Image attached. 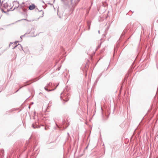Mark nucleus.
Returning a JSON list of instances; mask_svg holds the SVG:
<instances>
[{
  "label": "nucleus",
  "instance_id": "obj_2",
  "mask_svg": "<svg viewBox=\"0 0 158 158\" xmlns=\"http://www.w3.org/2000/svg\"><path fill=\"white\" fill-rule=\"evenodd\" d=\"M36 126H35V124L33 123L32 125V127L34 128H40V126H38L36 124V123H35Z\"/></svg>",
  "mask_w": 158,
  "mask_h": 158
},
{
  "label": "nucleus",
  "instance_id": "obj_21",
  "mask_svg": "<svg viewBox=\"0 0 158 158\" xmlns=\"http://www.w3.org/2000/svg\"><path fill=\"white\" fill-rule=\"evenodd\" d=\"M18 41H16L15 42V44H14V45H15L17 43V42H18Z\"/></svg>",
  "mask_w": 158,
  "mask_h": 158
},
{
  "label": "nucleus",
  "instance_id": "obj_32",
  "mask_svg": "<svg viewBox=\"0 0 158 158\" xmlns=\"http://www.w3.org/2000/svg\"><path fill=\"white\" fill-rule=\"evenodd\" d=\"M44 129H45V130H46V127H45V128H44Z\"/></svg>",
  "mask_w": 158,
  "mask_h": 158
},
{
  "label": "nucleus",
  "instance_id": "obj_1",
  "mask_svg": "<svg viewBox=\"0 0 158 158\" xmlns=\"http://www.w3.org/2000/svg\"><path fill=\"white\" fill-rule=\"evenodd\" d=\"M35 8V6L34 4H31L28 7V9L30 10H32Z\"/></svg>",
  "mask_w": 158,
  "mask_h": 158
},
{
  "label": "nucleus",
  "instance_id": "obj_20",
  "mask_svg": "<svg viewBox=\"0 0 158 158\" xmlns=\"http://www.w3.org/2000/svg\"><path fill=\"white\" fill-rule=\"evenodd\" d=\"M102 73H101L99 74V77H99V78H100V77L102 76Z\"/></svg>",
  "mask_w": 158,
  "mask_h": 158
},
{
  "label": "nucleus",
  "instance_id": "obj_19",
  "mask_svg": "<svg viewBox=\"0 0 158 158\" xmlns=\"http://www.w3.org/2000/svg\"><path fill=\"white\" fill-rule=\"evenodd\" d=\"M22 20H26V21H28V20H27V19H22Z\"/></svg>",
  "mask_w": 158,
  "mask_h": 158
},
{
  "label": "nucleus",
  "instance_id": "obj_18",
  "mask_svg": "<svg viewBox=\"0 0 158 158\" xmlns=\"http://www.w3.org/2000/svg\"><path fill=\"white\" fill-rule=\"evenodd\" d=\"M127 77H125V78H124V81H125L126 80H127Z\"/></svg>",
  "mask_w": 158,
  "mask_h": 158
},
{
  "label": "nucleus",
  "instance_id": "obj_5",
  "mask_svg": "<svg viewBox=\"0 0 158 158\" xmlns=\"http://www.w3.org/2000/svg\"><path fill=\"white\" fill-rule=\"evenodd\" d=\"M37 9L38 10L39 12H42V15L41 16H40V17H43L44 16V12L43 11H42V10H38V9Z\"/></svg>",
  "mask_w": 158,
  "mask_h": 158
},
{
  "label": "nucleus",
  "instance_id": "obj_25",
  "mask_svg": "<svg viewBox=\"0 0 158 158\" xmlns=\"http://www.w3.org/2000/svg\"><path fill=\"white\" fill-rule=\"evenodd\" d=\"M10 11V9H8V10H7V11Z\"/></svg>",
  "mask_w": 158,
  "mask_h": 158
},
{
  "label": "nucleus",
  "instance_id": "obj_9",
  "mask_svg": "<svg viewBox=\"0 0 158 158\" xmlns=\"http://www.w3.org/2000/svg\"><path fill=\"white\" fill-rule=\"evenodd\" d=\"M99 80V77H98L97 78L96 80V81H95V82H94V85H96L97 84V83L98 81Z\"/></svg>",
  "mask_w": 158,
  "mask_h": 158
},
{
  "label": "nucleus",
  "instance_id": "obj_3",
  "mask_svg": "<svg viewBox=\"0 0 158 158\" xmlns=\"http://www.w3.org/2000/svg\"><path fill=\"white\" fill-rule=\"evenodd\" d=\"M17 45V47L19 49V50L20 51H21V50L23 51V47H22V45L20 44H18Z\"/></svg>",
  "mask_w": 158,
  "mask_h": 158
},
{
  "label": "nucleus",
  "instance_id": "obj_13",
  "mask_svg": "<svg viewBox=\"0 0 158 158\" xmlns=\"http://www.w3.org/2000/svg\"><path fill=\"white\" fill-rule=\"evenodd\" d=\"M19 7V5H18V6H15V7L12 10L13 11L15 9H18Z\"/></svg>",
  "mask_w": 158,
  "mask_h": 158
},
{
  "label": "nucleus",
  "instance_id": "obj_4",
  "mask_svg": "<svg viewBox=\"0 0 158 158\" xmlns=\"http://www.w3.org/2000/svg\"><path fill=\"white\" fill-rule=\"evenodd\" d=\"M126 30H124L123 31V33H122V34L120 36V38H119V40L122 39V37L125 35V34L126 32Z\"/></svg>",
  "mask_w": 158,
  "mask_h": 158
},
{
  "label": "nucleus",
  "instance_id": "obj_33",
  "mask_svg": "<svg viewBox=\"0 0 158 158\" xmlns=\"http://www.w3.org/2000/svg\"><path fill=\"white\" fill-rule=\"evenodd\" d=\"M67 134H68V135H69V133H67Z\"/></svg>",
  "mask_w": 158,
  "mask_h": 158
},
{
  "label": "nucleus",
  "instance_id": "obj_7",
  "mask_svg": "<svg viewBox=\"0 0 158 158\" xmlns=\"http://www.w3.org/2000/svg\"><path fill=\"white\" fill-rule=\"evenodd\" d=\"M19 7L20 8H21L24 11H25L26 10H27V9H24L23 8V6L22 5V4H21L20 5H19Z\"/></svg>",
  "mask_w": 158,
  "mask_h": 158
},
{
  "label": "nucleus",
  "instance_id": "obj_23",
  "mask_svg": "<svg viewBox=\"0 0 158 158\" xmlns=\"http://www.w3.org/2000/svg\"><path fill=\"white\" fill-rule=\"evenodd\" d=\"M13 43L10 42V44L9 46H10V44H13Z\"/></svg>",
  "mask_w": 158,
  "mask_h": 158
},
{
  "label": "nucleus",
  "instance_id": "obj_22",
  "mask_svg": "<svg viewBox=\"0 0 158 158\" xmlns=\"http://www.w3.org/2000/svg\"><path fill=\"white\" fill-rule=\"evenodd\" d=\"M12 9V7L10 8L9 9L10 10V11H12V10L13 9Z\"/></svg>",
  "mask_w": 158,
  "mask_h": 158
},
{
  "label": "nucleus",
  "instance_id": "obj_24",
  "mask_svg": "<svg viewBox=\"0 0 158 158\" xmlns=\"http://www.w3.org/2000/svg\"><path fill=\"white\" fill-rule=\"evenodd\" d=\"M68 125L66 127H67L69 125V123H68Z\"/></svg>",
  "mask_w": 158,
  "mask_h": 158
},
{
  "label": "nucleus",
  "instance_id": "obj_28",
  "mask_svg": "<svg viewBox=\"0 0 158 158\" xmlns=\"http://www.w3.org/2000/svg\"><path fill=\"white\" fill-rule=\"evenodd\" d=\"M16 3H17V4H18H18H19V2H17Z\"/></svg>",
  "mask_w": 158,
  "mask_h": 158
},
{
  "label": "nucleus",
  "instance_id": "obj_8",
  "mask_svg": "<svg viewBox=\"0 0 158 158\" xmlns=\"http://www.w3.org/2000/svg\"><path fill=\"white\" fill-rule=\"evenodd\" d=\"M15 110L14 109H11V110H10L7 111L6 112V114H8V113H10V112H12L13 111H14Z\"/></svg>",
  "mask_w": 158,
  "mask_h": 158
},
{
  "label": "nucleus",
  "instance_id": "obj_17",
  "mask_svg": "<svg viewBox=\"0 0 158 158\" xmlns=\"http://www.w3.org/2000/svg\"><path fill=\"white\" fill-rule=\"evenodd\" d=\"M24 86H23V87ZM23 87V86L22 87H20L15 92H17L19 89H20L21 88H22V87Z\"/></svg>",
  "mask_w": 158,
  "mask_h": 158
},
{
  "label": "nucleus",
  "instance_id": "obj_30",
  "mask_svg": "<svg viewBox=\"0 0 158 158\" xmlns=\"http://www.w3.org/2000/svg\"><path fill=\"white\" fill-rule=\"evenodd\" d=\"M98 33L99 34H100V31L99 30L98 31Z\"/></svg>",
  "mask_w": 158,
  "mask_h": 158
},
{
  "label": "nucleus",
  "instance_id": "obj_14",
  "mask_svg": "<svg viewBox=\"0 0 158 158\" xmlns=\"http://www.w3.org/2000/svg\"><path fill=\"white\" fill-rule=\"evenodd\" d=\"M26 34V33H25L24 35H22L20 36V38L21 39V40H22V38H23V37H24L25 36V35Z\"/></svg>",
  "mask_w": 158,
  "mask_h": 158
},
{
  "label": "nucleus",
  "instance_id": "obj_26",
  "mask_svg": "<svg viewBox=\"0 0 158 158\" xmlns=\"http://www.w3.org/2000/svg\"><path fill=\"white\" fill-rule=\"evenodd\" d=\"M24 4V2H23L21 4H22V5L23 4Z\"/></svg>",
  "mask_w": 158,
  "mask_h": 158
},
{
  "label": "nucleus",
  "instance_id": "obj_11",
  "mask_svg": "<svg viewBox=\"0 0 158 158\" xmlns=\"http://www.w3.org/2000/svg\"><path fill=\"white\" fill-rule=\"evenodd\" d=\"M87 24L88 26V30H89L90 28V23L89 22H87Z\"/></svg>",
  "mask_w": 158,
  "mask_h": 158
},
{
  "label": "nucleus",
  "instance_id": "obj_38",
  "mask_svg": "<svg viewBox=\"0 0 158 158\" xmlns=\"http://www.w3.org/2000/svg\"><path fill=\"white\" fill-rule=\"evenodd\" d=\"M61 99V96H60Z\"/></svg>",
  "mask_w": 158,
  "mask_h": 158
},
{
  "label": "nucleus",
  "instance_id": "obj_37",
  "mask_svg": "<svg viewBox=\"0 0 158 158\" xmlns=\"http://www.w3.org/2000/svg\"><path fill=\"white\" fill-rule=\"evenodd\" d=\"M30 31H29V33H28V34L29 33H30Z\"/></svg>",
  "mask_w": 158,
  "mask_h": 158
},
{
  "label": "nucleus",
  "instance_id": "obj_16",
  "mask_svg": "<svg viewBox=\"0 0 158 158\" xmlns=\"http://www.w3.org/2000/svg\"><path fill=\"white\" fill-rule=\"evenodd\" d=\"M101 43H100V44L99 45H98L97 47V49H98L100 47L101 45Z\"/></svg>",
  "mask_w": 158,
  "mask_h": 158
},
{
  "label": "nucleus",
  "instance_id": "obj_34",
  "mask_svg": "<svg viewBox=\"0 0 158 158\" xmlns=\"http://www.w3.org/2000/svg\"><path fill=\"white\" fill-rule=\"evenodd\" d=\"M29 108H30V106H29Z\"/></svg>",
  "mask_w": 158,
  "mask_h": 158
},
{
  "label": "nucleus",
  "instance_id": "obj_36",
  "mask_svg": "<svg viewBox=\"0 0 158 158\" xmlns=\"http://www.w3.org/2000/svg\"><path fill=\"white\" fill-rule=\"evenodd\" d=\"M68 101V100H67L66 101V102H67Z\"/></svg>",
  "mask_w": 158,
  "mask_h": 158
},
{
  "label": "nucleus",
  "instance_id": "obj_27",
  "mask_svg": "<svg viewBox=\"0 0 158 158\" xmlns=\"http://www.w3.org/2000/svg\"><path fill=\"white\" fill-rule=\"evenodd\" d=\"M60 69V68H58L57 69H58V70H59Z\"/></svg>",
  "mask_w": 158,
  "mask_h": 158
},
{
  "label": "nucleus",
  "instance_id": "obj_10",
  "mask_svg": "<svg viewBox=\"0 0 158 158\" xmlns=\"http://www.w3.org/2000/svg\"><path fill=\"white\" fill-rule=\"evenodd\" d=\"M44 88L46 90V91H48V92H49V91H52L53 90H54V89H55V88L54 89H51V90H48V89H47L46 87H45Z\"/></svg>",
  "mask_w": 158,
  "mask_h": 158
},
{
  "label": "nucleus",
  "instance_id": "obj_35",
  "mask_svg": "<svg viewBox=\"0 0 158 158\" xmlns=\"http://www.w3.org/2000/svg\"><path fill=\"white\" fill-rule=\"evenodd\" d=\"M71 2H72V0H71Z\"/></svg>",
  "mask_w": 158,
  "mask_h": 158
},
{
  "label": "nucleus",
  "instance_id": "obj_6",
  "mask_svg": "<svg viewBox=\"0 0 158 158\" xmlns=\"http://www.w3.org/2000/svg\"><path fill=\"white\" fill-rule=\"evenodd\" d=\"M3 6L5 8H6V7H8V4L7 2L5 3L4 4H3Z\"/></svg>",
  "mask_w": 158,
  "mask_h": 158
},
{
  "label": "nucleus",
  "instance_id": "obj_39",
  "mask_svg": "<svg viewBox=\"0 0 158 158\" xmlns=\"http://www.w3.org/2000/svg\"><path fill=\"white\" fill-rule=\"evenodd\" d=\"M33 102H32V104H33Z\"/></svg>",
  "mask_w": 158,
  "mask_h": 158
},
{
  "label": "nucleus",
  "instance_id": "obj_15",
  "mask_svg": "<svg viewBox=\"0 0 158 158\" xmlns=\"http://www.w3.org/2000/svg\"><path fill=\"white\" fill-rule=\"evenodd\" d=\"M17 44L15 45V46L13 47L12 49H14L15 48H16V47H17Z\"/></svg>",
  "mask_w": 158,
  "mask_h": 158
},
{
  "label": "nucleus",
  "instance_id": "obj_12",
  "mask_svg": "<svg viewBox=\"0 0 158 158\" xmlns=\"http://www.w3.org/2000/svg\"><path fill=\"white\" fill-rule=\"evenodd\" d=\"M52 85V83L50 82L48 84L46 87H48L49 86Z\"/></svg>",
  "mask_w": 158,
  "mask_h": 158
},
{
  "label": "nucleus",
  "instance_id": "obj_31",
  "mask_svg": "<svg viewBox=\"0 0 158 158\" xmlns=\"http://www.w3.org/2000/svg\"><path fill=\"white\" fill-rule=\"evenodd\" d=\"M88 148V146H87V147L85 148V149H86V148Z\"/></svg>",
  "mask_w": 158,
  "mask_h": 158
},
{
  "label": "nucleus",
  "instance_id": "obj_29",
  "mask_svg": "<svg viewBox=\"0 0 158 158\" xmlns=\"http://www.w3.org/2000/svg\"><path fill=\"white\" fill-rule=\"evenodd\" d=\"M105 35H105H105H103V37H104V36H105Z\"/></svg>",
  "mask_w": 158,
  "mask_h": 158
}]
</instances>
